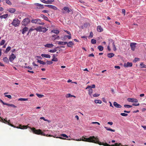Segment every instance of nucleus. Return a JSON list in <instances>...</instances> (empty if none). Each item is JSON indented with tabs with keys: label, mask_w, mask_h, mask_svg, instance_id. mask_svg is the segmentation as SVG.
Instances as JSON below:
<instances>
[{
	"label": "nucleus",
	"mask_w": 146,
	"mask_h": 146,
	"mask_svg": "<svg viewBox=\"0 0 146 146\" xmlns=\"http://www.w3.org/2000/svg\"><path fill=\"white\" fill-rule=\"evenodd\" d=\"M5 96L10 99L11 98V96L10 95H6Z\"/></svg>",
	"instance_id": "nucleus-57"
},
{
	"label": "nucleus",
	"mask_w": 146,
	"mask_h": 146,
	"mask_svg": "<svg viewBox=\"0 0 146 146\" xmlns=\"http://www.w3.org/2000/svg\"><path fill=\"white\" fill-rule=\"evenodd\" d=\"M35 5L40 6V7L38 8L39 9H43L44 8V6L43 5L38 3H35Z\"/></svg>",
	"instance_id": "nucleus-23"
},
{
	"label": "nucleus",
	"mask_w": 146,
	"mask_h": 146,
	"mask_svg": "<svg viewBox=\"0 0 146 146\" xmlns=\"http://www.w3.org/2000/svg\"><path fill=\"white\" fill-rule=\"evenodd\" d=\"M93 36V33L92 32H90V37H92Z\"/></svg>",
	"instance_id": "nucleus-58"
},
{
	"label": "nucleus",
	"mask_w": 146,
	"mask_h": 146,
	"mask_svg": "<svg viewBox=\"0 0 146 146\" xmlns=\"http://www.w3.org/2000/svg\"><path fill=\"white\" fill-rule=\"evenodd\" d=\"M16 58L15 55L12 53L9 57V60L10 62H12Z\"/></svg>",
	"instance_id": "nucleus-11"
},
{
	"label": "nucleus",
	"mask_w": 146,
	"mask_h": 146,
	"mask_svg": "<svg viewBox=\"0 0 146 146\" xmlns=\"http://www.w3.org/2000/svg\"><path fill=\"white\" fill-rule=\"evenodd\" d=\"M67 46L68 47H71L74 45V43L72 41H70L68 43L67 42Z\"/></svg>",
	"instance_id": "nucleus-20"
},
{
	"label": "nucleus",
	"mask_w": 146,
	"mask_h": 146,
	"mask_svg": "<svg viewBox=\"0 0 146 146\" xmlns=\"http://www.w3.org/2000/svg\"><path fill=\"white\" fill-rule=\"evenodd\" d=\"M31 22L36 24L40 25H44V23L42 22L40 19H33L31 21Z\"/></svg>",
	"instance_id": "nucleus-3"
},
{
	"label": "nucleus",
	"mask_w": 146,
	"mask_h": 146,
	"mask_svg": "<svg viewBox=\"0 0 146 146\" xmlns=\"http://www.w3.org/2000/svg\"><path fill=\"white\" fill-rule=\"evenodd\" d=\"M30 21V20L29 18H25L22 21V25L24 26H26L29 23Z\"/></svg>",
	"instance_id": "nucleus-6"
},
{
	"label": "nucleus",
	"mask_w": 146,
	"mask_h": 146,
	"mask_svg": "<svg viewBox=\"0 0 146 146\" xmlns=\"http://www.w3.org/2000/svg\"><path fill=\"white\" fill-rule=\"evenodd\" d=\"M139 103H138L137 104H135V103H133L132 104V105L133 106H139Z\"/></svg>",
	"instance_id": "nucleus-56"
},
{
	"label": "nucleus",
	"mask_w": 146,
	"mask_h": 146,
	"mask_svg": "<svg viewBox=\"0 0 146 146\" xmlns=\"http://www.w3.org/2000/svg\"><path fill=\"white\" fill-rule=\"evenodd\" d=\"M40 1L44 3L47 4V1H45V0H40Z\"/></svg>",
	"instance_id": "nucleus-54"
},
{
	"label": "nucleus",
	"mask_w": 146,
	"mask_h": 146,
	"mask_svg": "<svg viewBox=\"0 0 146 146\" xmlns=\"http://www.w3.org/2000/svg\"><path fill=\"white\" fill-rule=\"evenodd\" d=\"M47 64L50 65L52 64L53 63V62L52 61H47L46 62Z\"/></svg>",
	"instance_id": "nucleus-50"
},
{
	"label": "nucleus",
	"mask_w": 146,
	"mask_h": 146,
	"mask_svg": "<svg viewBox=\"0 0 146 146\" xmlns=\"http://www.w3.org/2000/svg\"><path fill=\"white\" fill-rule=\"evenodd\" d=\"M37 62L38 63H39L40 64H41L43 65L45 64H46V63L45 62H44L43 61H42V60H38Z\"/></svg>",
	"instance_id": "nucleus-31"
},
{
	"label": "nucleus",
	"mask_w": 146,
	"mask_h": 146,
	"mask_svg": "<svg viewBox=\"0 0 146 146\" xmlns=\"http://www.w3.org/2000/svg\"><path fill=\"white\" fill-rule=\"evenodd\" d=\"M4 104V105H7V106H11V104H9L7 103H5Z\"/></svg>",
	"instance_id": "nucleus-62"
},
{
	"label": "nucleus",
	"mask_w": 146,
	"mask_h": 146,
	"mask_svg": "<svg viewBox=\"0 0 146 146\" xmlns=\"http://www.w3.org/2000/svg\"><path fill=\"white\" fill-rule=\"evenodd\" d=\"M133 64L132 62H127L125 63L124 64V66L125 67H131L132 66Z\"/></svg>",
	"instance_id": "nucleus-12"
},
{
	"label": "nucleus",
	"mask_w": 146,
	"mask_h": 146,
	"mask_svg": "<svg viewBox=\"0 0 146 146\" xmlns=\"http://www.w3.org/2000/svg\"><path fill=\"white\" fill-rule=\"evenodd\" d=\"M51 32L57 35L59 33V31L57 30H53L51 31Z\"/></svg>",
	"instance_id": "nucleus-27"
},
{
	"label": "nucleus",
	"mask_w": 146,
	"mask_h": 146,
	"mask_svg": "<svg viewBox=\"0 0 146 146\" xmlns=\"http://www.w3.org/2000/svg\"><path fill=\"white\" fill-rule=\"evenodd\" d=\"M54 0H47V4H51L54 1Z\"/></svg>",
	"instance_id": "nucleus-43"
},
{
	"label": "nucleus",
	"mask_w": 146,
	"mask_h": 146,
	"mask_svg": "<svg viewBox=\"0 0 146 146\" xmlns=\"http://www.w3.org/2000/svg\"><path fill=\"white\" fill-rule=\"evenodd\" d=\"M47 30L48 29H47L45 27H42L41 32H42L43 33H45Z\"/></svg>",
	"instance_id": "nucleus-36"
},
{
	"label": "nucleus",
	"mask_w": 146,
	"mask_h": 146,
	"mask_svg": "<svg viewBox=\"0 0 146 146\" xmlns=\"http://www.w3.org/2000/svg\"><path fill=\"white\" fill-rule=\"evenodd\" d=\"M100 94H93V96L94 97H98L99 96Z\"/></svg>",
	"instance_id": "nucleus-52"
},
{
	"label": "nucleus",
	"mask_w": 146,
	"mask_h": 146,
	"mask_svg": "<svg viewBox=\"0 0 146 146\" xmlns=\"http://www.w3.org/2000/svg\"><path fill=\"white\" fill-rule=\"evenodd\" d=\"M36 95L39 98H41L44 96L43 95L40 94H36Z\"/></svg>",
	"instance_id": "nucleus-47"
},
{
	"label": "nucleus",
	"mask_w": 146,
	"mask_h": 146,
	"mask_svg": "<svg viewBox=\"0 0 146 146\" xmlns=\"http://www.w3.org/2000/svg\"><path fill=\"white\" fill-rule=\"evenodd\" d=\"M28 100V98H20L18 99V100L21 101H26Z\"/></svg>",
	"instance_id": "nucleus-37"
},
{
	"label": "nucleus",
	"mask_w": 146,
	"mask_h": 146,
	"mask_svg": "<svg viewBox=\"0 0 146 146\" xmlns=\"http://www.w3.org/2000/svg\"><path fill=\"white\" fill-rule=\"evenodd\" d=\"M127 100L128 102H138V100L135 98H128Z\"/></svg>",
	"instance_id": "nucleus-9"
},
{
	"label": "nucleus",
	"mask_w": 146,
	"mask_h": 146,
	"mask_svg": "<svg viewBox=\"0 0 146 146\" xmlns=\"http://www.w3.org/2000/svg\"><path fill=\"white\" fill-rule=\"evenodd\" d=\"M8 16V14H7L1 16H0V18L1 19H2L3 18L6 19L7 17Z\"/></svg>",
	"instance_id": "nucleus-28"
},
{
	"label": "nucleus",
	"mask_w": 146,
	"mask_h": 146,
	"mask_svg": "<svg viewBox=\"0 0 146 146\" xmlns=\"http://www.w3.org/2000/svg\"><path fill=\"white\" fill-rule=\"evenodd\" d=\"M124 107L125 108H131L132 107V106L128 105H124Z\"/></svg>",
	"instance_id": "nucleus-48"
},
{
	"label": "nucleus",
	"mask_w": 146,
	"mask_h": 146,
	"mask_svg": "<svg viewBox=\"0 0 146 146\" xmlns=\"http://www.w3.org/2000/svg\"><path fill=\"white\" fill-rule=\"evenodd\" d=\"M107 48H108V50L109 51H110L111 50V49H110L109 44Z\"/></svg>",
	"instance_id": "nucleus-61"
},
{
	"label": "nucleus",
	"mask_w": 146,
	"mask_h": 146,
	"mask_svg": "<svg viewBox=\"0 0 146 146\" xmlns=\"http://www.w3.org/2000/svg\"><path fill=\"white\" fill-rule=\"evenodd\" d=\"M98 48L100 51H102L103 50V47L101 45L98 46Z\"/></svg>",
	"instance_id": "nucleus-30"
},
{
	"label": "nucleus",
	"mask_w": 146,
	"mask_h": 146,
	"mask_svg": "<svg viewBox=\"0 0 146 146\" xmlns=\"http://www.w3.org/2000/svg\"><path fill=\"white\" fill-rule=\"evenodd\" d=\"M116 146H128L127 145H121V143H115L114 144Z\"/></svg>",
	"instance_id": "nucleus-46"
},
{
	"label": "nucleus",
	"mask_w": 146,
	"mask_h": 146,
	"mask_svg": "<svg viewBox=\"0 0 146 146\" xmlns=\"http://www.w3.org/2000/svg\"><path fill=\"white\" fill-rule=\"evenodd\" d=\"M28 30V28L27 27H25L22 30V34H24Z\"/></svg>",
	"instance_id": "nucleus-18"
},
{
	"label": "nucleus",
	"mask_w": 146,
	"mask_h": 146,
	"mask_svg": "<svg viewBox=\"0 0 146 146\" xmlns=\"http://www.w3.org/2000/svg\"><path fill=\"white\" fill-rule=\"evenodd\" d=\"M67 42H66L58 41V44L59 45H64L66 44Z\"/></svg>",
	"instance_id": "nucleus-24"
},
{
	"label": "nucleus",
	"mask_w": 146,
	"mask_h": 146,
	"mask_svg": "<svg viewBox=\"0 0 146 146\" xmlns=\"http://www.w3.org/2000/svg\"><path fill=\"white\" fill-rule=\"evenodd\" d=\"M20 21L17 19H15L13 20L11 24L15 27L19 26L20 24Z\"/></svg>",
	"instance_id": "nucleus-4"
},
{
	"label": "nucleus",
	"mask_w": 146,
	"mask_h": 146,
	"mask_svg": "<svg viewBox=\"0 0 146 146\" xmlns=\"http://www.w3.org/2000/svg\"><path fill=\"white\" fill-rule=\"evenodd\" d=\"M88 91L89 94L90 95H91L93 93V90L92 89H90Z\"/></svg>",
	"instance_id": "nucleus-45"
},
{
	"label": "nucleus",
	"mask_w": 146,
	"mask_h": 146,
	"mask_svg": "<svg viewBox=\"0 0 146 146\" xmlns=\"http://www.w3.org/2000/svg\"><path fill=\"white\" fill-rule=\"evenodd\" d=\"M3 60L4 62L6 63H9V60L7 57H5L3 58Z\"/></svg>",
	"instance_id": "nucleus-33"
},
{
	"label": "nucleus",
	"mask_w": 146,
	"mask_h": 146,
	"mask_svg": "<svg viewBox=\"0 0 146 146\" xmlns=\"http://www.w3.org/2000/svg\"><path fill=\"white\" fill-rule=\"evenodd\" d=\"M114 56V54L112 53H109L108 54L107 56L109 58H111Z\"/></svg>",
	"instance_id": "nucleus-26"
},
{
	"label": "nucleus",
	"mask_w": 146,
	"mask_h": 146,
	"mask_svg": "<svg viewBox=\"0 0 146 146\" xmlns=\"http://www.w3.org/2000/svg\"><path fill=\"white\" fill-rule=\"evenodd\" d=\"M44 6L51 8L54 10H57L58 9L55 6L50 5H44Z\"/></svg>",
	"instance_id": "nucleus-8"
},
{
	"label": "nucleus",
	"mask_w": 146,
	"mask_h": 146,
	"mask_svg": "<svg viewBox=\"0 0 146 146\" xmlns=\"http://www.w3.org/2000/svg\"><path fill=\"white\" fill-rule=\"evenodd\" d=\"M97 30L99 32H101L103 31V29L100 26H98L97 27Z\"/></svg>",
	"instance_id": "nucleus-21"
},
{
	"label": "nucleus",
	"mask_w": 146,
	"mask_h": 146,
	"mask_svg": "<svg viewBox=\"0 0 146 146\" xmlns=\"http://www.w3.org/2000/svg\"><path fill=\"white\" fill-rule=\"evenodd\" d=\"M40 17L42 18L43 19H44V20H45L46 21H49L48 20V18L46 16L44 15L43 14H41L40 15Z\"/></svg>",
	"instance_id": "nucleus-17"
},
{
	"label": "nucleus",
	"mask_w": 146,
	"mask_h": 146,
	"mask_svg": "<svg viewBox=\"0 0 146 146\" xmlns=\"http://www.w3.org/2000/svg\"><path fill=\"white\" fill-rule=\"evenodd\" d=\"M66 98H71L72 97H73L74 98L76 97L74 96L73 95H72L70 94L69 93L66 94Z\"/></svg>",
	"instance_id": "nucleus-29"
},
{
	"label": "nucleus",
	"mask_w": 146,
	"mask_h": 146,
	"mask_svg": "<svg viewBox=\"0 0 146 146\" xmlns=\"http://www.w3.org/2000/svg\"><path fill=\"white\" fill-rule=\"evenodd\" d=\"M120 115L123 116L125 117L127 116L128 115V114L127 113H121L120 114Z\"/></svg>",
	"instance_id": "nucleus-49"
},
{
	"label": "nucleus",
	"mask_w": 146,
	"mask_h": 146,
	"mask_svg": "<svg viewBox=\"0 0 146 146\" xmlns=\"http://www.w3.org/2000/svg\"><path fill=\"white\" fill-rule=\"evenodd\" d=\"M0 118L1 119V121H2L3 123H5L7 124H8L9 125H10L12 127H15L18 129H27L28 127H29L32 131L34 133L36 134H38V135H41L45 136L47 137H53L54 138H58L61 139H65L61 137H56V135L54 136L53 135V132H52L51 131H48V133L50 134H52V135H51L50 134L48 135L47 134L46 135V134L42 132L41 131L40 129L38 130H36L34 128H32L31 127H29L27 126H25L23 125L22 126L21 125H20L19 126L15 127L14 125L11 124L9 122L10 120H9L8 121H7L5 119L2 118L1 117Z\"/></svg>",
	"instance_id": "nucleus-1"
},
{
	"label": "nucleus",
	"mask_w": 146,
	"mask_h": 146,
	"mask_svg": "<svg viewBox=\"0 0 146 146\" xmlns=\"http://www.w3.org/2000/svg\"><path fill=\"white\" fill-rule=\"evenodd\" d=\"M41 56L43 57L48 58H50L51 57L48 54H42Z\"/></svg>",
	"instance_id": "nucleus-19"
},
{
	"label": "nucleus",
	"mask_w": 146,
	"mask_h": 146,
	"mask_svg": "<svg viewBox=\"0 0 146 146\" xmlns=\"http://www.w3.org/2000/svg\"><path fill=\"white\" fill-rule=\"evenodd\" d=\"M91 43L93 44H95L96 43V40L94 39H92L91 40Z\"/></svg>",
	"instance_id": "nucleus-40"
},
{
	"label": "nucleus",
	"mask_w": 146,
	"mask_h": 146,
	"mask_svg": "<svg viewBox=\"0 0 146 146\" xmlns=\"http://www.w3.org/2000/svg\"><path fill=\"white\" fill-rule=\"evenodd\" d=\"M57 50L56 48H54L53 49L50 50L48 51V52L51 53H54Z\"/></svg>",
	"instance_id": "nucleus-32"
},
{
	"label": "nucleus",
	"mask_w": 146,
	"mask_h": 146,
	"mask_svg": "<svg viewBox=\"0 0 146 146\" xmlns=\"http://www.w3.org/2000/svg\"><path fill=\"white\" fill-rule=\"evenodd\" d=\"M115 68L119 69L120 68V67L118 66H115Z\"/></svg>",
	"instance_id": "nucleus-64"
},
{
	"label": "nucleus",
	"mask_w": 146,
	"mask_h": 146,
	"mask_svg": "<svg viewBox=\"0 0 146 146\" xmlns=\"http://www.w3.org/2000/svg\"><path fill=\"white\" fill-rule=\"evenodd\" d=\"M15 11L16 10L15 9L13 8H9L8 10V11H9V12L11 13H14L15 12Z\"/></svg>",
	"instance_id": "nucleus-22"
},
{
	"label": "nucleus",
	"mask_w": 146,
	"mask_h": 146,
	"mask_svg": "<svg viewBox=\"0 0 146 146\" xmlns=\"http://www.w3.org/2000/svg\"><path fill=\"white\" fill-rule=\"evenodd\" d=\"M97 141L98 142V143H98L99 145H102L104 146H116L115 145H110L106 143H104L103 142L102 143V142H100L98 141V139H97Z\"/></svg>",
	"instance_id": "nucleus-7"
},
{
	"label": "nucleus",
	"mask_w": 146,
	"mask_h": 146,
	"mask_svg": "<svg viewBox=\"0 0 146 146\" xmlns=\"http://www.w3.org/2000/svg\"><path fill=\"white\" fill-rule=\"evenodd\" d=\"M60 135L61 136V137H62V138L63 137H65V138H68V136L66 135V134H60ZM64 139H66V138H64Z\"/></svg>",
	"instance_id": "nucleus-39"
},
{
	"label": "nucleus",
	"mask_w": 146,
	"mask_h": 146,
	"mask_svg": "<svg viewBox=\"0 0 146 146\" xmlns=\"http://www.w3.org/2000/svg\"><path fill=\"white\" fill-rule=\"evenodd\" d=\"M6 2V3L9 5H11V2L9 1V0H4Z\"/></svg>",
	"instance_id": "nucleus-42"
},
{
	"label": "nucleus",
	"mask_w": 146,
	"mask_h": 146,
	"mask_svg": "<svg viewBox=\"0 0 146 146\" xmlns=\"http://www.w3.org/2000/svg\"><path fill=\"white\" fill-rule=\"evenodd\" d=\"M140 65L141 68H146V65L145 64L142 62H141L140 63Z\"/></svg>",
	"instance_id": "nucleus-35"
},
{
	"label": "nucleus",
	"mask_w": 146,
	"mask_h": 146,
	"mask_svg": "<svg viewBox=\"0 0 146 146\" xmlns=\"http://www.w3.org/2000/svg\"><path fill=\"white\" fill-rule=\"evenodd\" d=\"M11 49V47L10 46H8L6 48L5 50V52L7 53L9 52Z\"/></svg>",
	"instance_id": "nucleus-41"
},
{
	"label": "nucleus",
	"mask_w": 146,
	"mask_h": 146,
	"mask_svg": "<svg viewBox=\"0 0 146 146\" xmlns=\"http://www.w3.org/2000/svg\"><path fill=\"white\" fill-rule=\"evenodd\" d=\"M64 31L66 33L68 34V35H71V34H70V32H69V31H67V30H65Z\"/></svg>",
	"instance_id": "nucleus-60"
},
{
	"label": "nucleus",
	"mask_w": 146,
	"mask_h": 146,
	"mask_svg": "<svg viewBox=\"0 0 146 146\" xmlns=\"http://www.w3.org/2000/svg\"><path fill=\"white\" fill-rule=\"evenodd\" d=\"M42 27L39 26L36 28L35 30L37 31L41 32Z\"/></svg>",
	"instance_id": "nucleus-25"
},
{
	"label": "nucleus",
	"mask_w": 146,
	"mask_h": 146,
	"mask_svg": "<svg viewBox=\"0 0 146 146\" xmlns=\"http://www.w3.org/2000/svg\"><path fill=\"white\" fill-rule=\"evenodd\" d=\"M113 105L116 107L118 108H121V106L120 105L117 104L116 102H113Z\"/></svg>",
	"instance_id": "nucleus-14"
},
{
	"label": "nucleus",
	"mask_w": 146,
	"mask_h": 146,
	"mask_svg": "<svg viewBox=\"0 0 146 146\" xmlns=\"http://www.w3.org/2000/svg\"><path fill=\"white\" fill-rule=\"evenodd\" d=\"M109 45L110 44H112L113 45H113H115L114 44V42L113 40L112 39H110L109 40Z\"/></svg>",
	"instance_id": "nucleus-16"
},
{
	"label": "nucleus",
	"mask_w": 146,
	"mask_h": 146,
	"mask_svg": "<svg viewBox=\"0 0 146 146\" xmlns=\"http://www.w3.org/2000/svg\"><path fill=\"white\" fill-rule=\"evenodd\" d=\"M122 13L124 15H125V9H123L122 10Z\"/></svg>",
	"instance_id": "nucleus-51"
},
{
	"label": "nucleus",
	"mask_w": 146,
	"mask_h": 146,
	"mask_svg": "<svg viewBox=\"0 0 146 146\" xmlns=\"http://www.w3.org/2000/svg\"><path fill=\"white\" fill-rule=\"evenodd\" d=\"M42 12L44 13H47L48 12V11L46 10L42 11Z\"/></svg>",
	"instance_id": "nucleus-63"
},
{
	"label": "nucleus",
	"mask_w": 146,
	"mask_h": 146,
	"mask_svg": "<svg viewBox=\"0 0 146 146\" xmlns=\"http://www.w3.org/2000/svg\"><path fill=\"white\" fill-rule=\"evenodd\" d=\"M5 42V41L4 40H2L1 42H0V46L3 45Z\"/></svg>",
	"instance_id": "nucleus-44"
},
{
	"label": "nucleus",
	"mask_w": 146,
	"mask_h": 146,
	"mask_svg": "<svg viewBox=\"0 0 146 146\" xmlns=\"http://www.w3.org/2000/svg\"><path fill=\"white\" fill-rule=\"evenodd\" d=\"M137 44L134 42H132L130 43V46L131 48V49L132 50L134 51L135 50V45Z\"/></svg>",
	"instance_id": "nucleus-10"
},
{
	"label": "nucleus",
	"mask_w": 146,
	"mask_h": 146,
	"mask_svg": "<svg viewBox=\"0 0 146 146\" xmlns=\"http://www.w3.org/2000/svg\"><path fill=\"white\" fill-rule=\"evenodd\" d=\"M45 47L48 48H51L54 46V45L52 44H47L44 45Z\"/></svg>",
	"instance_id": "nucleus-15"
},
{
	"label": "nucleus",
	"mask_w": 146,
	"mask_h": 146,
	"mask_svg": "<svg viewBox=\"0 0 146 146\" xmlns=\"http://www.w3.org/2000/svg\"><path fill=\"white\" fill-rule=\"evenodd\" d=\"M24 68H28V69H29L30 70H32V68L31 67H29V66H24Z\"/></svg>",
	"instance_id": "nucleus-53"
},
{
	"label": "nucleus",
	"mask_w": 146,
	"mask_h": 146,
	"mask_svg": "<svg viewBox=\"0 0 146 146\" xmlns=\"http://www.w3.org/2000/svg\"><path fill=\"white\" fill-rule=\"evenodd\" d=\"M52 36L54 38V40L58 39L60 37L59 36H57L55 35H52Z\"/></svg>",
	"instance_id": "nucleus-34"
},
{
	"label": "nucleus",
	"mask_w": 146,
	"mask_h": 146,
	"mask_svg": "<svg viewBox=\"0 0 146 146\" xmlns=\"http://www.w3.org/2000/svg\"><path fill=\"white\" fill-rule=\"evenodd\" d=\"M98 138L97 137H95L94 136H90L88 138H86L84 137L82 138L78 139H74L77 141H84L88 142H92L94 143H97L98 142L97 139Z\"/></svg>",
	"instance_id": "nucleus-2"
},
{
	"label": "nucleus",
	"mask_w": 146,
	"mask_h": 146,
	"mask_svg": "<svg viewBox=\"0 0 146 146\" xmlns=\"http://www.w3.org/2000/svg\"><path fill=\"white\" fill-rule=\"evenodd\" d=\"M66 37L67 38H68V39H70L71 38V35H66L64 37Z\"/></svg>",
	"instance_id": "nucleus-55"
},
{
	"label": "nucleus",
	"mask_w": 146,
	"mask_h": 146,
	"mask_svg": "<svg viewBox=\"0 0 146 146\" xmlns=\"http://www.w3.org/2000/svg\"><path fill=\"white\" fill-rule=\"evenodd\" d=\"M139 60V58H135V60H134V62H136L137 61H138Z\"/></svg>",
	"instance_id": "nucleus-59"
},
{
	"label": "nucleus",
	"mask_w": 146,
	"mask_h": 146,
	"mask_svg": "<svg viewBox=\"0 0 146 146\" xmlns=\"http://www.w3.org/2000/svg\"><path fill=\"white\" fill-rule=\"evenodd\" d=\"M62 10L63 13H68L72 11L71 9H69L67 7H64Z\"/></svg>",
	"instance_id": "nucleus-5"
},
{
	"label": "nucleus",
	"mask_w": 146,
	"mask_h": 146,
	"mask_svg": "<svg viewBox=\"0 0 146 146\" xmlns=\"http://www.w3.org/2000/svg\"><path fill=\"white\" fill-rule=\"evenodd\" d=\"M57 56V54H53L52 56L53 58L52 59V61L54 62L57 61H58V59L56 58V57Z\"/></svg>",
	"instance_id": "nucleus-13"
},
{
	"label": "nucleus",
	"mask_w": 146,
	"mask_h": 146,
	"mask_svg": "<svg viewBox=\"0 0 146 146\" xmlns=\"http://www.w3.org/2000/svg\"><path fill=\"white\" fill-rule=\"evenodd\" d=\"M95 102L96 104H101L102 103V101L100 100H95Z\"/></svg>",
	"instance_id": "nucleus-38"
}]
</instances>
